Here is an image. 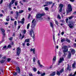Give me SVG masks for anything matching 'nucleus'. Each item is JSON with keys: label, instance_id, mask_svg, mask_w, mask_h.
Returning a JSON list of instances; mask_svg holds the SVG:
<instances>
[{"label": "nucleus", "instance_id": "nucleus-5", "mask_svg": "<svg viewBox=\"0 0 76 76\" xmlns=\"http://www.w3.org/2000/svg\"><path fill=\"white\" fill-rule=\"evenodd\" d=\"M21 51V49L20 47H18L17 48V54L18 56H19L20 55V53Z\"/></svg>", "mask_w": 76, "mask_h": 76}, {"label": "nucleus", "instance_id": "nucleus-20", "mask_svg": "<svg viewBox=\"0 0 76 76\" xmlns=\"http://www.w3.org/2000/svg\"><path fill=\"white\" fill-rule=\"evenodd\" d=\"M63 5L62 4H60L59 5V8H60L61 9H63Z\"/></svg>", "mask_w": 76, "mask_h": 76}, {"label": "nucleus", "instance_id": "nucleus-43", "mask_svg": "<svg viewBox=\"0 0 76 76\" xmlns=\"http://www.w3.org/2000/svg\"><path fill=\"white\" fill-rule=\"evenodd\" d=\"M7 48H11V45H9L7 47Z\"/></svg>", "mask_w": 76, "mask_h": 76}, {"label": "nucleus", "instance_id": "nucleus-30", "mask_svg": "<svg viewBox=\"0 0 76 76\" xmlns=\"http://www.w3.org/2000/svg\"><path fill=\"white\" fill-rule=\"evenodd\" d=\"M15 0H12V2L10 3L11 4H13L14 3V2H15Z\"/></svg>", "mask_w": 76, "mask_h": 76}, {"label": "nucleus", "instance_id": "nucleus-59", "mask_svg": "<svg viewBox=\"0 0 76 76\" xmlns=\"http://www.w3.org/2000/svg\"><path fill=\"white\" fill-rule=\"evenodd\" d=\"M3 59H6V57L4 56L3 57Z\"/></svg>", "mask_w": 76, "mask_h": 76}, {"label": "nucleus", "instance_id": "nucleus-61", "mask_svg": "<svg viewBox=\"0 0 76 76\" xmlns=\"http://www.w3.org/2000/svg\"><path fill=\"white\" fill-rule=\"evenodd\" d=\"M39 65L40 67H44V66H43L41 64H39Z\"/></svg>", "mask_w": 76, "mask_h": 76}, {"label": "nucleus", "instance_id": "nucleus-27", "mask_svg": "<svg viewBox=\"0 0 76 76\" xmlns=\"http://www.w3.org/2000/svg\"><path fill=\"white\" fill-rule=\"evenodd\" d=\"M50 26L52 28V29H53V24L52 23H50Z\"/></svg>", "mask_w": 76, "mask_h": 76}, {"label": "nucleus", "instance_id": "nucleus-12", "mask_svg": "<svg viewBox=\"0 0 76 76\" xmlns=\"http://www.w3.org/2000/svg\"><path fill=\"white\" fill-rule=\"evenodd\" d=\"M69 26L70 28H73V24L72 23H70L69 24Z\"/></svg>", "mask_w": 76, "mask_h": 76}, {"label": "nucleus", "instance_id": "nucleus-38", "mask_svg": "<svg viewBox=\"0 0 76 76\" xmlns=\"http://www.w3.org/2000/svg\"><path fill=\"white\" fill-rule=\"evenodd\" d=\"M45 75V72H44L41 75V76H44Z\"/></svg>", "mask_w": 76, "mask_h": 76}, {"label": "nucleus", "instance_id": "nucleus-44", "mask_svg": "<svg viewBox=\"0 0 76 76\" xmlns=\"http://www.w3.org/2000/svg\"><path fill=\"white\" fill-rule=\"evenodd\" d=\"M11 60V59L10 58H8L7 59V61L9 62Z\"/></svg>", "mask_w": 76, "mask_h": 76}, {"label": "nucleus", "instance_id": "nucleus-17", "mask_svg": "<svg viewBox=\"0 0 76 76\" xmlns=\"http://www.w3.org/2000/svg\"><path fill=\"white\" fill-rule=\"evenodd\" d=\"M32 24H34V25H36V21L35 20V19L33 20L32 22Z\"/></svg>", "mask_w": 76, "mask_h": 76}, {"label": "nucleus", "instance_id": "nucleus-7", "mask_svg": "<svg viewBox=\"0 0 76 76\" xmlns=\"http://www.w3.org/2000/svg\"><path fill=\"white\" fill-rule=\"evenodd\" d=\"M25 21V18H23L22 19H21V21H19L18 20V23H21L22 24H23L24 23V21Z\"/></svg>", "mask_w": 76, "mask_h": 76}, {"label": "nucleus", "instance_id": "nucleus-41", "mask_svg": "<svg viewBox=\"0 0 76 76\" xmlns=\"http://www.w3.org/2000/svg\"><path fill=\"white\" fill-rule=\"evenodd\" d=\"M45 10H48V7H45Z\"/></svg>", "mask_w": 76, "mask_h": 76}, {"label": "nucleus", "instance_id": "nucleus-24", "mask_svg": "<svg viewBox=\"0 0 76 76\" xmlns=\"http://www.w3.org/2000/svg\"><path fill=\"white\" fill-rule=\"evenodd\" d=\"M75 65H76V62H74V63L72 65V67H73V68H75Z\"/></svg>", "mask_w": 76, "mask_h": 76}, {"label": "nucleus", "instance_id": "nucleus-53", "mask_svg": "<svg viewBox=\"0 0 76 76\" xmlns=\"http://www.w3.org/2000/svg\"><path fill=\"white\" fill-rule=\"evenodd\" d=\"M26 30H24L23 31V34H25V33H26Z\"/></svg>", "mask_w": 76, "mask_h": 76}, {"label": "nucleus", "instance_id": "nucleus-60", "mask_svg": "<svg viewBox=\"0 0 76 76\" xmlns=\"http://www.w3.org/2000/svg\"><path fill=\"white\" fill-rule=\"evenodd\" d=\"M75 75H76V71L75 72L74 74H73V76H75Z\"/></svg>", "mask_w": 76, "mask_h": 76}, {"label": "nucleus", "instance_id": "nucleus-25", "mask_svg": "<svg viewBox=\"0 0 76 76\" xmlns=\"http://www.w3.org/2000/svg\"><path fill=\"white\" fill-rule=\"evenodd\" d=\"M33 70L34 72H36V71L37 70V68H36L35 67H34L33 68Z\"/></svg>", "mask_w": 76, "mask_h": 76}, {"label": "nucleus", "instance_id": "nucleus-14", "mask_svg": "<svg viewBox=\"0 0 76 76\" xmlns=\"http://www.w3.org/2000/svg\"><path fill=\"white\" fill-rule=\"evenodd\" d=\"M71 52L72 53V54H75V50L72 49H71Z\"/></svg>", "mask_w": 76, "mask_h": 76}, {"label": "nucleus", "instance_id": "nucleus-1", "mask_svg": "<svg viewBox=\"0 0 76 76\" xmlns=\"http://www.w3.org/2000/svg\"><path fill=\"white\" fill-rule=\"evenodd\" d=\"M44 15H45V14L44 13H37L36 15V18L39 19V20H42V16H43Z\"/></svg>", "mask_w": 76, "mask_h": 76}, {"label": "nucleus", "instance_id": "nucleus-37", "mask_svg": "<svg viewBox=\"0 0 76 76\" xmlns=\"http://www.w3.org/2000/svg\"><path fill=\"white\" fill-rule=\"evenodd\" d=\"M55 23L56 24V25H58V21H57L56 20Z\"/></svg>", "mask_w": 76, "mask_h": 76}, {"label": "nucleus", "instance_id": "nucleus-4", "mask_svg": "<svg viewBox=\"0 0 76 76\" xmlns=\"http://www.w3.org/2000/svg\"><path fill=\"white\" fill-rule=\"evenodd\" d=\"M62 48L64 49L63 50V52H67L68 51V47L66 46H64Z\"/></svg>", "mask_w": 76, "mask_h": 76}, {"label": "nucleus", "instance_id": "nucleus-63", "mask_svg": "<svg viewBox=\"0 0 76 76\" xmlns=\"http://www.w3.org/2000/svg\"><path fill=\"white\" fill-rule=\"evenodd\" d=\"M40 72H39V71H38V72H37V74L38 75H39V74H40Z\"/></svg>", "mask_w": 76, "mask_h": 76}, {"label": "nucleus", "instance_id": "nucleus-22", "mask_svg": "<svg viewBox=\"0 0 76 76\" xmlns=\"http://www.w3.org/2000/svg\"><path fill=\"white\" fill-rule=\"evenodd\" d=\"M65 41V38H64L63 39H61V42H64Z\"/></svg>", "mask_w": 76, "mask_h": 76}, {"label": "nucleus", "instance_id": "nucleus-50", "mask_svg": "<svg viewBox=\"0 0 76 76\" xmlns=\"http://www.w3.org/2000/svg\"><path fill=\"white\" fill-rule=\"evenodd\" d=\"M3 0H1V1H0V4H2V3H3Z\"/></svg>", "mask_w": 76, "mask_h": 76}, {"label": "nucleus", "instance_id": "nucleus-39", "mask_svg": "<svg viewBox=\"0 0 76 76\" xmlns=\"http://www.w3.org/2000/svg\"><path fill=\"white\" fill-rule=\"evenodd\" d=\"M64 53V56L65 57H66V52H63Z\"/></svg>", "mask_w": 76, "mask_h": 76}, {"label": "nucleus", "instance_id": "nucleus-51", "mask_svg": "<svg viewBox=\"0 0 76 76\" xmlns=\"http://www.w3.org/2000/svg\"><path fill=\"white\" fill-rule=\"evenodd\" d=\"M29 75L30 76H33V75H32V73H29Z\"/></svg>", "mask_w": 76, "mask_h": 76}, {"label": "nucleus", "instance_id": "nucleus-57", "mask_svg": "<svg viewBox=\"0 0 76 76\" xmlns=\"http://www.w3.org/2000/svg\"><path fill=\"white\" fill-rule=\"evenodd\" d=\"M62 11V8H60L59 9V12H61Z\"/></svg>", "mask_w": 76, "mask_h": 76}, {"label": "nucleus", "instance_id": "nucleus-55", "mask_svg": "<svg viewBox=\"0 0 76 76\" xmlns=\"http://www.w3.org/2000/svg\"><path fill=\"white\" fill-rule=\"evenodd\" d=\"M28 10H29V11H30L31 10H32V9H31V8H28Z\"/></svg>", "mask_w": 76, "mask_h": 76}, {"label": "nucleus", "instance_id": "nucleus-16", "mask_svg": "<svg viewBox=\"0 0 76 76\" xmlns=\"http://www.w3.org/2000/svg\"><path fill=\"white\" fill-rule=\"evenodd\" d=\"M30 39H26L25 40V42H30Z\"/></svg>", "mask_w": 76, "mask_h": 76}, {"label": "nucleus", "instance_id": "nucleus-13", "mask_svg": "<svg viewBox=\"0 0 76 76\" xmlns=\"http://www.w3.org/2000/svg\"><path fill=\"white\" fill-rule=\"evenodd\" d=\"M36 24H32V25H31V29L32 30H33V29H34V28H35V25Z\"/></svg>", "mask_w": 76, "mask_h": 76}, {"label": "nucleus", "instance_id": "nucleus-34", "mask_svg": "<svg viewBox=\"0 0 76 76\" xmlns=\"http://www.w3.org/2000/svg\"><path fill=\"white\" fill-rule=\"evenodd\" d=\"M36 60V58H35L34 57L33 58V63H35V62Z\"/></svg>", "mask_w": 76, "mask_h": 76}, {"label": "nucleus", "instance_id": "nucleus-26", "mask_svg": "<svg viewBox=\"0 0 76 76\" xmlns=\"http://www.w3.org/2000/svg\"><path fill=\"white\" fill-rule=\"evenodd\" d=\"M60 72L59 71H57L56 72V74L57 75H58L59 76V75H60Z\"/></svg>", "mask_w": 76, "mask_h": 76}, {"label": "nucleus", "instance_id": "nucleus-32", "mask_svg": "<svg viewBox=\"0 0 76 76\" xmlns=\"http://www.w3.org/2000/svg\"><path fill=\"white\" fill-rule=\"evenodd\" d=\"M30 26V23L28 24L27 25V29H29V26Z\"/></svg>", "mask_w": 76, "mask_h": 76}, {"label": "nucleus", "instance_id": "nucleus-58", "mask_svg": "<svg viewBox=\"0 0 76 76\" xmlns=\"http://www.w3.org/2000/svg\"><path fill=\"white\" fill-rule=\"evenodd\" d=\"M26 45L27 46H29V45H30V44L29 43H27Z\"/></svg>", "mask_w": 76, "mask_h": 76}, {"label": "nucleus", "instance_id": "nucleus-46", "mask_svg": "<svg viewBox=\"0 0 76 76\" xmlns=\"http://www.w3.org/2000/svg\"><path fill=\"white\" fill-rule=\"evenodd\" d=\"M16 23H17L16 21H15L14 22V25H15V26H16V25H17Z\"/></svg>", "mask_w": 76, "mask_h": 76}, {"label": "nucleus", "instance_id": "nucleus-48", "mask_svg": "<svg viewBox=\"0 0 76 76\" xmlns=\"http://www.w3.org/2000/svg\"><path fill=\"white\" fill-rule=\"evenodd\" d=\"M15 13L17 14V16H18V15L19 14V12H18L17 11H16Z\"/></svg>", "mask_w": 76, "mask_h": 76}, {"label": "nucleus", "instance_id": "nucleus-31", "mask_svg": "<svg viewBox=\"0 0 76 76\" xmlns=\"http://www.w3.org/2000/svg\"><path fill=\"white\" fill-rule=\"evenodd\" d=\"M5 61V60H2L0 61V63H3Z\"/></svg>", "mask_w": 76, "mask_h": 76}, {"label": "nucleus", "instance_id": "nucleus-42", "mask_svg": "<svg viewBox=\"0 0 76 76\" xmlns=\"http://www.w3.org/2000/svg\"><path fill=\"white\" fill-rule=\"evenodd\" d=\"M12 4L10 3V4L9 5V8H10V7H11V5H12Z\"/></svg>", "mask_w": 76, "mask_h": 76}, {"label": "nucleus", "instance_id": "nucleus-52", "mask_svg": "<svg viewBox=\"0 0 76 76\" xmlns=\"http://www.w3.org/2000/svg\"><path fill=\"white\" fill-rule=\"evenodd\" d=\"M12 39H13V37H11L10 38H9V40H12Z\"/></svg>", "mask_w": 76, "mask_h": 76}, {"label": "nucleus", "instance_id": "nucleus-47", "mask_svg": "<svg viewBox=\"0 0 76 76\" xmlns=\"http://www.w3.org/2000/svg\"><path fill=\"white\" fill-rule=\"evenodd\" d=\"M5 48H6V46H4L3 48L2 49L3 50H4V49H5Z\"/></svg>", "mask_w": 76, "mask_h": 76}, {"label": "nucleus", "instance_id": "nucleus-35", "mask_svg": "<svg viewBox=\"0 0 76 76\" xmlns=\"http://www.w3.org/2000/svg\"><path fill=\"white\" fill-rule=\"evenodd\" d=\"M13 74L14 76H16L18 74V73L17 72L13 73Z\"/></svg>", "mask_w": 76, "mask_h": 76}, {"label": "nucleus", "instance_id": "nucleus-19", "mask_svg": "<svg viewBox=\"0 0 76 76\" xmlns=\"http://www.w3.org/2000/svg\"><path fill=\"white\" fill-rule=\"evenodd\" d=\"M70 67H71V66H69V64H68V66L67 68V69L68 70H69V71H70Z\"/></svg>", "mask_w": 76, "mask_h": 76}, {"label": "nucleus", "instance_id": "nucleus-49", "mask_svg": "<svg viewBox=\"0 0 76 76\" xmlns=\"http://www.w3.org/2000/svg\"><path fill=\"white\" fill-rule=\"evenodd\" d=\"M37 63L39 65V64H41V63H40V62H39V60L38 61Z\"/></svg>", "mask_w": 76, "mask_h": 76}, {"label": "nucleus", "instance_id": "nucleus-62", "mask_svg": "<svg viewBox=\"0 0 76 76\" xmlns=\"http://www.w3.org/2000/svg\"><path fill=\"white\" fill-rule=\"evenodd\" d=\"M68 20H69V19H68V18H66V23H67V22H68Z\"/></svg>", "mask_w": 76, "mask_h": 76}, {"label": "nucleus", "instance_id": "nucleus-11", "mask_svg": "<svg viewBox=\"0 0 76 76\" xmlns=\"http://www.w3.org/2000/svg\"><path fill=\"white\" fill-rule=\"evenodd\" d=\"M71 56H72L71 53H70V52H69L67 56V58H70V57H71Z\"/></svg>", "mask_w": 76, "mask_h": 76}, {"label": "nucleus", "instance_id": "nucleus-6", "mask_svg": "<svg viewBox=\"0 0 76 76\" xmlns=\"http://www.w3.org/2000/svg\"><path fill=\"white\" fill-rule=\"evenodd\" d=\"M64 58H60L59 59V60L58 61V65H59L61 63H62L63 61H64Z\"/></svg>", "mask_w": 76, "mask_h": 76}, {"label": "nucleus", "instance_id": "nucleus-64", "mask_svg": "<svg viewBox=\"0 0 76 76\" xmlns=\"http://www.w3.org/2000/svg\"><path fill=\"white\" fill-rule=\"evenodd\" d=\"M22 45H23V46H24L25 45V44L24 43H23L22 44Z\"/></svg>", "mask_w": 76, "mask_h": 76}, {"label": "nucleus", "instance_id": "nucleus-21", "mask_svg": "<svg viewBox=\"0 0 76 76\" xmlns=\"http://www.w3.org/2000/svg\"><path fill=\"white\" fill-rule=\"evenodd\" d=\"M53 2H46V4H47L48 5H50V4H52Z\"/></svg>", "mask_w": 76, "mask_h": 76}, {"label": "nucleus", "instance_id": "nucleus-45", "mask_svg": "<svg viewBox=\"0 0 76 76\" xmlns=\"http://www.w3.org/2000/svg\"><path fill=\"white\" fill-rule=\"evenodd\" d=\"M58 19H61V17H60V16L58 15Z\"/></svg>", "mask_w": 76, "mask_h": 76}, {"label": "nucleus", "instance_id": "nucleus-23", "mask_svg": "<svg viewBox=\"0 0 76 76\" xmlns=\"http://www.w3.org/2000/svg\"><path fill=\"white\" fill-rule=\"evenodd\" d=\"M63 72H64V69L63 68L60 71V73H62Z\"/></svg>", "mask_w": 76, "mask_h": 76}, {"label": "nucleus", "instance_id": "nucleus-56", "mask_svg": "<svg viewBox=\"0 0 76 76\" xmlns=\"http://www.w3.org/2000/svg\"><path fill=\"white\" fill-rule=\"evenodd\" d=\"M15 6H17V5H18V2H15Z\"/></svg>", "mask_w": 76, "mask_h": 76}, {"label": "nucleus", "instance_id": "nucleus-9", "mask_svg": "<svg viewBox=\"0 0 76 76\" xmlns=\"http://www.w3.org/2000/svg\"><path fill=\"white\" fill-rule=\"evenodd\" d=\"M1 31L2 32V34L3 35L4 37L5 36V33H4V32H5V30H4V29L2 28H1Z\"/></svg>", "mask_w": 76, "mask_h": 76}, {"label": "nucleus", "instance_id": "nucleus-15", "mask_svg": "<svg viewBox=\"0 0 76 76\" xmlns=\"http://www.w3.org/2000/svg\"><path fill=\"white\" fill-rule=\"evenodd\" d=\"M17 72L19 73L20 72V68L19 67H17Z\"/></svg>", "mask_w": 76, "mask_h": 76}, {"label": "nucleus", "instance_id": "nucleus-33", "mask_svg": "<svg viewBox=\"0 0 76 76\" xmlns=\"http://www.w3.org/2000/svg\"><path fill=\"white\" fill-rule=\"evenodd\" d=\"M10 18H9V17H7V18L6 19L7 21H9Z\"/></svg>", "mask_w": 76, "mask_h": 76}, {"label": "nucleus", "instance_id": "nucleus-3", "mask_svg": "<svg viewBox=\"0 0 76 76\" xmlns=\"http://www.w3.org/2000/svg\"><path fill=\"white\" fill-rule=\"evenodd\" d=\"M29 35L32 37L33 38H35V35L34 34V32L33 30L30 31L29 32Z\"/></svg>", "mask_w": 76, "mask_h": 76}, {"label": "nucleus", "instance_id": "nucleus-29", "mask_svg": "<svg viewBox=\"0 0 76 76\" xmlns=\"http://www.w3.org/2000/svg\"><path fill=\"white\" fill-rule=\"evenodd\" d=\"M66 41H67V42H69L70 43V41L69 40V39H68L66 38Z\"/></svg>", "mask_w": 76, "mask_h": 76}, {"label": "nucleus", "instance_id": "nucleus-28", "mask_svg": "<svg viewBox=\"0 0 76 76\" xmlns=\"http://www.w3.org/2000/svg\"><path fill=\"white\" fill-rule=\"evenodd\" d=\"M23 10H19L18 13H23Z\"/></svg>", "mask_w": 76, "mask_h": 76}, {"label": "nucleus", "instance_id": "nucleus-8", "mask_svg": "<svg viewBox=\"0 0 76 76\" xmlns=\"http://www.w3.org/2000/svg\"><path fill=\"white\" fill-rule=\"evenodd\" d=\"M56 56H54L52 59V65H53L54 64V62L56 61Z\"/></svg>", "mask_w": 76, "mask_h": 76}, {"label": "nucleus", "instance_id": "nucleus-2", "mask_svg": "<svg viewBox=\"0 0 76 76\" xmlns=\"http://www.w3.org/2000/svg\"><path fill=\"white\" fill-rule=\"evenodd\" d=\"M72 11V6L70 4H69L68 5V10H66L67 13H69V12H71Z\"/></svg>", "mask_w": 76, "mask_h": 76}, {"label": "nucleus", "instance_id": "nucleus-40", "mask_svg": "<svg viewBox=\"0 0 76 76\" xmlns=\"http://www.w3.org/2000/svg\"><path fill=\"white\" fill-rule=\"evenodd\" d=\"M53 40L55 42H56V41H55V37H54V35H53Z\"/></svg>", "mask_w": 76, "mask_h": 76}, {"label": "nucleus", "instance_id": "nucleus-10", "mask_svg": "<svg viewBox=\"0 0 76 76\" xmlns=\"http://www.w3.org/2000/svg\"><path fill=\"white\" fill-rule=\"evenodd\" d=\"M30 51L31 52L33 51V54H35V49L34 48L33 49L31 48L30 49Z\"/></svg>", "mask_w": 76, "mask_h": 76}, {"label": "nucleus", "instance_id": "nucleus-18", "mask_svg": "<svg viewBox=\"0 0 76 76\" xmlns=\"http://www.w3.org/2000/svg\"><path fill=\"white\" fill-rule=\"evenodd\" d=\"M56 75V72H53L52 74H50V76H54Z\"/></svg>", "mask_w": 76, "mask_h": 76}, {"label": "nucleus", "instance_id": "nucleus-54", "mask_svg": "<svg viewBox=\"0 0 76 76\" xmlns=\"http://www.w3.org/2000/svg\"><path fill=\"white\" fill-rule=\"evenodd\" d=\"M24 37H25V36L24 35H23L22 37L21 38V39H23V38H24Z\"/></svg>", "mask_w": 76, "mask_h": 76}, {"label": "nucleus", "instance_id": "nucleus-36", "mask_svg": "<svg viewBox=\"0 0 76 76\" xmlns=\"http://www.w3.org/2000/svg\"><path fill=\"white\" fill-rule=\"evenodd\" d=\"M73 18V16H71L70 17H69L68 18L69 19H72V18Z\"/></svg>", "mask_w": 76, "mask_h": 76}]
</instances>
